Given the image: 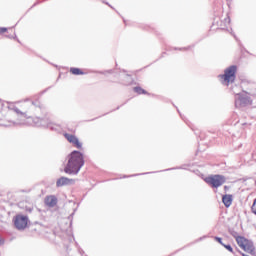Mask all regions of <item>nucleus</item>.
I'll return each mask as SVG.
<instances>
[{"instance_id":"17","label":"nucleus","mask_w":256,"mask_h":256,"mask_svg":"<svg viewBox=\"0 0 256 256\" xmlns=\"http://www.w3.org/2000/svg\"><path fill=\"white\" fill-rule=\"evenodd\" d=\"M48 127H49L50 129H55V127L51 126V124H48Z\"/></svg>"},{"instance_id":"4","label":"nucleus","mask_w":256,"mask_h":256,"mask_svg":"<svg viewBox=\"0 0 256 256\" xmlns=\"http://www.w3.org/2000/svg\"><path fill=\"white\" fill-rule=\"evenodd\" d=\"M236 242L238 243L239 247H241V249L246 251V253H250V255H255V246L253 245V242L241 236H238L236 238Z\"/></svg>"},{"instance_id":"18","label":"nucleus","mask_w":256,"mask_h":256,"mask_svg":"<svg viewBox=\"0 0 256 256\" xmlns=\"http://www.w3.org/2000/svg\"><path fill=\"white\" fill-rule=\"evenodd\" d=\"M3 107V102L0 100V109Z\"/></svg>"},{"instance_id":"11","label":"nucleus","mask_w":256,"mask_h":256,"mask_svg":"<svg viewBox=\"0 0 256 256\" xmlns=\"http://www.w3.org/2000/svg\"><path fill=\"white\" fill-rule=\"evenodd\" d=\"M9 109H11L12 111H14L15 113H17V115H21V117H24V119L27 117V113L19 110V108L13 106V105H10L9 106Z\"/></svg>"},{"instance_id":"1","label":"nucleus","mask_w":256,"mask_h":256,"mask_svg":"<svg viewBox=\"0 0 256 256\" xmlns=\"http://www.w3.org/2000/svg\"><path fill=\"white\" fill-rule=\"evenodd\" d=\"M84 165L85 160L83 159V154L79 151H73L69 156L64 172L68 175H77Z\"/></svg>"},{"instance_id":"7","label":"nucleus","mask_w":256,"mask_h":256,"mask_svg":"<svg viewBox=\"0 0 256 256\" xmlns=\"http://www.w3.org/2000/svg\"><path fill=\"white\" fill-rule=\"evenodd\" d=\"M65 139H67V141H69V143H72V145H75L77 147V149H81V147L83 146L81 144V142H79V139L72 134H64Z\"/></svg>"},{"instance_id":"8","label":"nucleus","mask_w":256,"mask_h":256,"mask_svg":"<svg viewBox=\"0 0 256 256\" xmlns=\"http://www.w3.org/2000/svg\"><path fill=\"white\" fill-rule=\"evenodd\" d=\"M75 183L73 179H69L67 177H61L60 179L57 180L56 185L58 187H63L64 185H71Z\"/></svg>"},{"instance_id":"2","label":"nucleus","mask_w":256,"mask_h":256,"mask_svg":"<svg viewBox=\"0 0 256 256\" xmlns=\"http://www.w3.org/2000/svg\"><path fill=\"white\" fill-rule=\"evenodd\" d=\"M225 181H227L225 176L219 175V174L210 175L205 178V183L210 185V187H212L213 189H218V187H221V185H224Z\"/></svg>"},{"instance_id":"13","label":"nucleus","mask_w":256,"mask_h":256,"mask_svg":"<svg viewBox=\"0 0 256 256\" xmlns=\"http://www.w3.org/2000/svg\"><path fill=\"white\" fill-rule=\"evenodd\" d=\"M134 91H135V93H138V95L146 94V93H147V92H146L143 88H141V87H135V88H134Z\"/></svg>"},{"instance_id":"14","label":"nucleus","mask_w":256,"mask_h":256,"mask_svg":"<svg viewBox=\"0 0 256 256\" xmlns=\"http://www.w3.org/2000/svg\"><path fill=\"white\" fill-rule=\"evenodd\" d=\"M223 247H225V249H227V251H230V253H233V247H231V245H223Z\"/></svg>"},{"instance_id":"16","label":"nucleus","mask_w":256,"mask_h":256,"mask_svg":"<svg viewBox=\"0 0 256 256\" xmlns=\"http://www.w3.org/2000/svg\"><path fill=\"white\" fill-rule=\"evenodd\" d=\"M7 31V28H0V33H5Z\"/></svg>"},{"instance_id":"9","label":"nucleus","mask_w":256,"mask_h":256,"mask_svg":"<svg viewBox=\"0 0 256 256\" xmlns=\"http://www.w3.org/2000/svg\"><path fill=\"white\" fill-rule=\"evenodd\" d=\"M44 203L47 207H55L57 205V197L54 195L46 196Z\"/></svg>"},{"instance_id":"6","label":"nucleus","mask_w":256,"mask_h":256,"mask_svg":"<svg viewBox=\"0 0 256 256\" xmlns=\"http://www.w3.org/2000/svg\"><path fill=\"white\" fill-rule=\"evenodd\" d=\"M238 97L236 98L235 105L236 107H245L251 104V100L247 96H241L237 94Z\"/></svg>"},{"instance_id":"3","label":"nucleus","mask_w":256,"mask_h":256,"mask_svg":"<svg viewBox=\"0 0 256 256\" xmlns=\"http://www.w3.org/2000/svg\"><path fill=\"white\" fill-rule=\"evenodd\" d=\"M235 73H237V66H230L224 72V75H220L221 82L223 85H229L235 81Z\"/></svg>"},{"instance_id":"10","label":"nucleus","mask_w":256,"mask_h":256,"mask_svg":"<svg viewBox=\"0 0 256 256\" xmlns=\"http://www.w3.org/2000/svg\"><path fill=\"white\" fill-rule=\"evenodd\" d=\"M222 203H224L225 207H231L233 204V195L226 194L222 197Z\"/></svg>"},{"instance_id":"15","label":"nucleus","mask_w":256,"mask_h":256,"mask_svg":"<svg viewBox=\"0 0 256 256\" xmlns=\"http://www.w3.org/2000/svg\"><path fill=\"white\" fill-rule=\"evenodd\" d=\"M214 239H215V241H218V242L220 243V245H222V246L224 245L221 238H219V237H214Z\"/></svg>"},{"instance_id":"12","label":"nucleus","mask_w":256,"mask_h":256,"mask_svg":"<svg viewBox=\"0 0 256 256\" xmlns=\"http://www.w3.org/2000/svg\"><path fill=\"white\" fill-rule=\"evenodd\" d=\"M70 72L72 73V75H83V71H81V69L79 68H71Z\"/></svg>"},{"instance_id":"5","label":"nucleus","mask_w":256,"mask_h":256,"mask_svg":"<svg viewBox=\"0 0 256 256\" xmlns=\"http://www.w3.org/2000/svg\"><path fill=\"white\" fill-rule=\"evenodd\" d=\"M29 218L27 216L18 215L14 220V225L19 231H23L27 227Z\"/></svg>"}]
</instances>
